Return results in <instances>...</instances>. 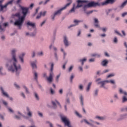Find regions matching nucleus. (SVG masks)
Wrapping results in <instances>:
<instances>
[{
	"label": "nucleus",
	"instance_id": "f257e3e1",
	"mask_svg": "<svg viewBox=\"0 0 127 127\" xmlns=\"http://www.w3.org/2000/svg\"><path fill=\"white\" fill-rule=\"evenodd\" d=\"M16 52H17L16 49H13L11 51L12 59L8 61L6 64V66L7 67L8 71H10L12 73L15 72L16 76H19V74H20L22 68H21V65L18 64L16 59V54H15Z\"/></svg>",
	"mask_w": 127,
	"mask_h": 127
},
{
	"label": "nucleus",
	"instance_id": "f03ea898",
	"mask_svg": "<svg viewBox=\"0 0 127 127\" xmlns=\"http://www.w3.org/2000/svg\"><path fill=\"white\" fill-rule=\"evenodd\" d=\"M54 67V64L52 63L51 65V72H50L49 76H47V73L45 72L43 73V77L46 78L48 83L51 84L53 81V77H54V73H53V68Z\"/></svg>",
	"mask_w": 127,
	"mask_h": 127
},
{
	"label": "nucleus",
	"instance_id": "7ed1b4c3",
	"mask_svg": "<svg viewBox=\"0 0 127 127\" xmlns=\"http://www.w3.org/2000/svg\"><path fill=\"white\" fill-rule=\"evenodd\" d=\"M71 3H72V0H70V2L67 3L66 5H65L64 6L60 9L55 12L54 14L51 16L52 20H54V19H55V16H56V15L58 14H60L62 10H64V9H66V8H67V7H68V6H69V5L71 4Z\"/></svg>",
	"mask_w": 127,
	"mask_h": 127
},
{
	"label": "nucleus",
	"instance_id": "20e7f679",
	"mask_svg": "<svg viewBox=\"0 0 127 127\" xmlns=\"http://www.w3.org/2000/svg\"><path fill=\"white\" fill-rule=\"evenodd\" d=\"M14 0H11L7 2L4 5H2V4H0V12L1 11L2 12H5L7 11V6L9 5L12 4Z\"/></svg>",
	"mask_w": 127,
	"mask_h": 127
},
{
	"label": "nucleus",
	"instance_id": "39448f33",
	"mask_svg": "<svg viewBox=\"0 0 127 127\" xmlns=\"http://www.w3.org/2000/svg\"><path fill=\"white\" fill-rule=\"evenodd\" d=\"M106 83H111V84H115V80H104L101 81L100 82H98V84H100V88H103V89H105V90H108V87L105 86L106 85Z\"/></svg>",
	"mask_w": 127,
	"mask_h": 127
},
{
	"label": "nucleus",
	"instance_id": "423d86ee",
	"mask_svg": "<svg viewBox=\"0 0 127 127\" xmlns=\"http://www.w3.org/2000/svg\"><path fill=\"white\" fill-rule=\"evenodd\" d=\"M101 3L99 2H95L94 1H91L89 2L87 4L84 5L83 7V9H86L87 7H95V6H100Z\"/></svg>",
	"mask_w": 127,
	"mask_h": 127
},
{
	"label": "nucleus",
	"instance_id": "0eeeda50",
	"mask_svg": "<svg viewBox=\"0 0 127 127\" xmlns=\"http://www.w3.org/2000/svg\"><path fill=\"white\" fill-rule=\"evenodd\" d=\"M61 120L64 124V126L67 127H72V126L70 124V121H69V119H67L66 117H61Z\"/></svg>",
	"mask_w": 127,
	"mask_h": 127
},
{
	"label": "nucleus",
	"instance_id": "6e6552de",
	"mask_svg": "<svg viewBox=\"0 0 127 127\" xmlns=\"http://www.w3.org/2000/svg\"><path fill=\"white\" fill-rule=\"evenodd\" d=\"M127 4V0L124 1L123 3L121 4V5H119L118 7L114 8V10L118 11L119 12V11H121L123 8L126 6Z\"/></svg>",
	"mask_w": 127,
	"mask_h": 127
},
{
	"label": "nucleus",
	"instance_id": "1a4fd4ad",
	"mask_svg": "<svg viewBox=\"0 0 127 127\" xmlns=\"http://www.w3.org/2000/svg\"><path fill=\"white\" fill-rule=\"evenodd\" d=\"M20 8L22 10V13L23 14L22 16L21 17L25 18V17L26 16V14H27V13L28 12L29 9H28L27 7H23L20 6Z\"/></svg>",
	"mask_w": 127,
	"mask_h": 127
},
{
	"label": "nucleus",
	"instance_id": "9d476101",
	"mask_svg": "<svg viewBox=\"0 0 127 127\" xmlns=\"http://www.w3.org/2000/svg\"><path fill=\"white\" fill-rule=\"evenodd\" d=\"M76 2H77V5L75 7V8H78L79 7H82V6H83L82 3H88V2H89V0H77L76 1Z\"/></svg>",
	"mask_w": 127,
	"mask_h": 127
},
{
	"label": "nucleus",
	"instance_id": "9b49d317",
	"mask_svg": "<svg viewBox=\"0 0 127 127\" xmlns=\"http://www.w3.org/2000/svg\"><path fill=\"white\" fill-rule=\"evenodd\" d=\"M25 18L23 17H19L18 19H17L15 20L14 24V25H22V23H23V22L24 21Z\"/></svg>",
	"mask_w": 127,
	"mask_h": 127
},
{
	"label": "nucleus",
	"instance_id": "f8f14e48",
	"mask_svg": "<svg viewBox=\"0 0 127 127\" xmlns=\"http://www.w3.org/2000/svg\"><path fill=\"white\" fill-rule=\"evenodd\" d=\"M115 2V0H106V1L101 2L102 5H108V4H113Z\"/></svg>",
	"mask_w": 127,
	"mask_h": 127
},
{
	"label": "nucleus",
	"instance_id": "ddd939ff",
	"mask_svg": "<svg viewBox=\"0 0 127 127\" xmlns=\"http://www.w3.org/2000/svg\"><path fill=\"white\" fill-rule=\"evenodd\" d=\"M84 20H74L73 22L75 24L70 25L68 26V28H71V27H73L74 26H76V25H78L80 22H83Z\"/></svg>",
	"mask_w": 127,
	"mask_h": 127
},
{
	"label": "nucleus",
	"instance_id": "4468645a",
	"mask_svg": "<svg viewBox=\"0 0 127 127\" xmlns=\"http://www.w3.org/2000/svg\"><path fill=\"white\" fill-rule=\"evenodd\" d=\"M25 56V53H23L19 56V59L20 62L22 64H23V63H24V58Z\"/></svg>",
	"mask_w": 127,
	"mask_h": 127
},
{
	"label": "nucleus",
	"instance_id": "2eb2a0df",
	"mask_svg": "<svg viewBox=\"0 0 127 127\" xmlns=\"http://www.w3.org/2000/svg\"><path fill=\"white\" fill-rule=\"evenodd\" d=\"M0 90L1 91V93L3 97H5L6 98H9V95L6 93V92L4 91L3 88L2 87L0 88Z\"/></svg>",
	"mask_w": 127,
	"mask_h": 127
},
{
	"label": "nucleus",
	"instance_id": "dca6fc26",
	"mask_svg": "<svg viewBox=\"0 0 127 127\" xmlns=\"http://www.w3.org/2000/svg\"><path fill=\"white\" fill-rule=\"evenodd\" d=\"M56 103L58 104V105H59V106H60V108H61V105L60 104L59 102H58V101H57V100H55V101H52V104L53 106L54 109H56L57 108Z\"/></svg>",
	"mask_w": 127,
	"mask_h": 127
},
{
	"label": "nucleus",
	"instance_id": "f3484780",
	"mask_svg": "<svg viewBox=\"0 0 127 127\" xmlns=\"http://www.w3.org/2000/svg\"><path fill=\"white\" fill-rule=\"evenodd\" d=\"M64 42L66 47H68V46H69V42H68V38L66 36H64Z\"/></svg>",
	"mask_w": 127,
	"mask_h": 127
},
{
	"label": "nucleus",
	"instance_id": "a211bd4d",
	"mask_svg": "<svg viewBox=\"0 0 127 127\" xmlns=\"http://www.w3.org/2000/svg\"><path fill=\"white\" fill-rule=\"evenodd\" d=\"M80 103L82 107H84V96L81 94L79 95Z\"/></svg>",
	"mask_w": 127,
	"mask_h": 127
},
{
	"label": "nucleus",
	"instance_id": "6ab92c4d",
	"mask_svg": "<svg viewBox=\"0 0 127 127\" xmlns=\"http://www.w3.org/2000/svg\"><path fill=\"white\" fill-rule=\"evenodd\" d=\"M26 25L27 27H29V26H31V27H32V28H34L35 27V23H32L29 21L27 22Z\"/></svg>",
	"mask_w": 127,
	"mask_h": 127
},
{
	"label": "nucleus",
	"instance_id": "aec40b11",
	"mask_svg": "<svg viewBox=\"0 0 127 127\" xmlns=\"http://www.w3.org/2000/svg\"><path fill=\"white\" fill-rule=\"evenodd\" d=\"M37 63V61L36 60H35L32 62L31 65L33 69H37V65H36Z\"/></svg>",
	"mask_w": 127,
	"mask_h": 127
},
{
	"label": "nucleus",
	"instance_id": "412c9836",
	"mask_svg": "<svg viewBox=\"0 0 127 127\" xmlns=\"http://www.w3.org/2000/svg\"><path fill=\"white\" fill-rule=\"evenodd\" d=\"M26 111L28 112L27 116L28 117H32V113L30 111V109L28 107L26 108Z\"/></svg>",
	"mask_w": 127,
	"mask_h": 127
},
{
	"label": "nucleus",
	"instance_id": "4be33fe9",
	"mask_svg": "<svg viewBox=\"0 0 127 127\" xmlns=\"http://www.w3.org/2000/svg\"><path fill=\"white\" fill-rule=\"evenodd\" d=\"M94 22L95 24L94 26L95 27H98V28H100V25H99V20L97 18H94Z\"/></svg>",
	"mask_w": 127,
	"mask_h": 127
},
{
	"label": "nucleus",
	"instance_id": "5701e85b",
	"mask_svg": "<svg viewBox=\"0 0 127 127\" xmlns=\"http://www.w3.org/2000/svg\"><path fill=\"white\" fill-rule=\"evenodd\" d=\"M95 119H96V120H98V121H105L106 118L104 117L96 116L95 117Z\"/></svg>",
	"mask_w": 127,
	"mask_h": 127
},
{
	"label": "nucleus",
	"instance_id": "b1692460",
	"mask_svg": "<svg viewBox=\"0 0 127 127\" xmlns=\"http://www.w3.org/2000/svg\"><path fill=\"white\" fill-rule=\"evenodd\" d=\"M46 1L44 2L43 1H41L39 3V5H41V4H43V5H46V4H47V3L49 2V1H50V0H45Z\"/></svg>",
	"mask_w": 127,
	"mask_h": 127
},
{
	"label": "nucleus",
	"instance_id": "393cba45",
	"mask_svg": "<svg viewBox=\"0 0 127 127\" xmlns=\"http://www.w3.org/2000/svg\"><path fill=\"white\" fill-rule=\"evenodd\" d=\"M119 93L120 94H123V95H125V96H127V92L124 91L122 88L119 89Z\"/></svg>",
	"mask_w": 127,
	"mask_h": 127
},
{
	"label": "nucleus",
	"instance_id": "a878e982",
	"mask_svg": "<svg viewBox=\"0 0 127 127\" xmlns=\"http://www.w3.org/2000/svg\"><path fill=\"white\" fill-rule=\"evenodd\" d=\"M108 63H109V61H108V60H105L102 61V62L101 63V64L102 65V66H107Z\"/></svg>",
	"mask_w": 127,
	"mask_h": 127
},
{
	"label": "nucleus",
	"instance_id": "bb28decb",
	"mask_svg": "<svg viewBox=\"0 0 127 127\" xmlns=\"http://www.w3.org/2000/svg\"><path fill=\"white\" fill-rule=\"evenodd\" d=\"M91 57H97L98 58L101 57V55L99 54L94 53L91 55Z\"/></svg>",
	"mask_w": 127,
	"mask_h": 127
},
{
	"label": "nucleus",
	"instance_id": "cd10ccee",
	"mask_svg": "<svg viewBox=\"0 0 127 127\" xmlns=\"http://www.w3.org/2000/svg\"><path fill=\"white\" fill-rule=\"evenodd\" d=\"M34 80H35V81H36V82H37L38 80V74H37V72H35L34 73Z\"/></svg>",
	"mask_w": 127,
	"mask_h": 127
},
{
	"label": "nucleus",
	"instance_id": "c85d7f7f",
	"mask_svg": "<svg viewBox=\"0 0 127 127\" xmlns=\"http://www.w3.org/2000/svg\"><path fill=\"white\" fill-rule=\"evenodd\" d=\"M109 72V69H106L105 70H104L102 73H100V71H98L97 72V75H102L103 74H105V73H108Z\"/></svg>",
	"mask_w": 127,
	"mask_h": 127
},
{
	"label": "nucleus",
	"instance_id": "c756f323",
	"mask_svg": "<svg viewBox=\"0 0 127 127\" xmlns=\"http://www.w3.org/2000/svg\"><path fill=\"white\" fill-rule=\"evenodd\" d=\"M61 50L63 54V59H65L66 58V56H67V54L66 52H65V51H64L63 48H62Z\"/></svg>",
	"mask_w": 127,
	"mask_h": 127
},
{
	"label": "nucleus",
	"instance_id": "7c9ffc66",
	"mask_svg": "<svg viewBox=\"0 0 127 127\" xmlns=\"http://www.w3.org/2000/svg\"><path fill=\"white\" fill-rule=\"evenodd\" d=\"M84 123L85 124H87V125H88V126H90V127H94V124L88 122L86 119H84Z\"/></svg>",
	"mask_w": 127,
	"mask_h": 127
},
{
	"label": "nucleus",
	"instance_id": "2f4dec72",
	"mask_svg": "<svg viewBox=\"0 0 127 127\" xmlns=\"http://www.w3.org/2000/svg\"><path fill=\"white\" fill-rule=\"evenodd\" d=\"M66 105H64V109L65 111H67V104H70V100L69 99H67L66 100V102H65Z\"/></svg>",
	"mask_w": 127,
	"mask_h": 127
},
{
	"label": "nucleus",
	"instance_id": "473e14b6",
	"mask_svg": "<svg viewBox=\"0 0 127 127\" xmlns=\"http://www.w3.org/2000/svg\"><path fill=\"white\" fill-rule=\"evenodd\" d=\"M18 115H20V116L15 115V118L17 120H20V118H21V116H22V115H21V113H20V112H19V111L18 112Z\"/></svg>",
	"mask_w": 127,
	"mask_h": 127
},
{
	"label": "nucleus",
	"instance_id": "72a5a7b5",
	"mask_svg": "<svg viewBox=\"0 0 127 127\" xmlns=\"http://www.w3.org/2000/svg\"><path fill=\"white\" fill-rule=\"evenodd\" d=\"M92 85V82H89L87 85L86 88V91L89 92L90 91V89L91 88V85Z\"/></svg>",
	"mask_w": 127,
	"mask_h": 127
},
{
	"label": "nucleus",
	"instance_id": "f704fd0d",
	"mask_svg": "<svg viewBox=\"0 0 127 127\" xmlns=\"http://www.w3.org/2000/svg\"><path fill=\"white\" fill-rule=\"evenodd\" d=\"M23 89H25L26 94H29V91L28 90V88L25 86V85H23Z\"/></svg>",
	"mask_w": 127,
	"mask_h": 127
},
{
	"label": "nucleus",
	"instance_id": "c9c22d12",
	"mask_svg": "<svg viewBox=\"0 0 127 127\" xmlns=\"http://www.w3.org/2000/svg\"><path fill=\"white\" fill-rule=\"evenodd\" d=\"M80 62H81V64L83 66L84 65V62H86L87 61V59H83L79 60Z\"/></svg>",
	"mask_w": 127,
	"mask_h": 127
},
{
	"label": "nucleus",
	"instance_id": "e433bc0d",
	"mask_svg": "<svg viewBox=\"0 0 127 127\" xmlns=\"http://www.w3.org/2000/svg\"><path fill=\"white\" fill-rule=\"evenodd\" d=\"M75 12V4L73 5L72 8L69 11V13Z\"/></svg>",
	"mask_w": 127,
	"mask_h": 127
},
{
	"label": "nucleus",
	"instance_id": "4c0bfd02",
	"mask_svg": "<svg viewBox=\"0 0 127 127\" xmlns=\"http://www.w3.org/2000/svg\"><path fill=\"white\" fill-rule=\"evenodd\" d=\"M127 102V98L126 96H124L122 98V103H126Z\"/></svg>",
	"mask_w": 127,
	"mask_h": 127
},
{
	"label": "nucleus",
	"instance_id": "58836bf2",
	"mask_svg": "<svg viewBox=\"0 0 127 127\" xmlns=\"http://www.w3.org/2000/svg\"><path fill=\"white\" fill-rule=\"evenodd\" d=\"M126 116L127 114H123L120 115V119L119 120V121H121V120H123V119H125V118H126Z\"/></svg>",
	"mask_w": 127,
	"mask_h": 127
},
{
	"label": "nucleus",
	"instance_id": "ea45409f",
	"mask_svg": "<svg viewBox=\"0 0 127 127\" xmlns=\"http://www.w3.org/2000/svg\"><path fill=\"white\" fill-rule=\"evenodd\" d=\"M1 71H2V67L0 66V74L2 75H6V73H5V72L2 73V72H1Z\"/></svg>",
	"mask_w": 127,
	"mask_h": 127
},
{
	"label": "nucleus",
	"instance_id": "a19ab883",
	"mask_svg": "<svg viewBox=\"0 0 127 127\" xmlns=\"http://www.w3.org/2000/svg\"><path fill=\"white\" fill-rule=\"evenodd\" d=\"M98 93H99V89H96L94 91V96H95V97H97V96H98Z\"/></svg>",
	"mask_w": 127,
	"mask_h": 127
},
{
	"label": "nucleus",
	"instance_id": "79ce46f5",
	"mask_svg": "<svg viewBox=\"0 0 127 127\" xmlns=\"http://www.w3.org/2000/svg\"><path fill=\"white\" fill-rule=\"evenodd\" d=\"M78 89L80 91H83V90H84V87L83 86V85H82V84L79 85L78 86Z\"/></svg>",
	"mask_w": 127,
	"mask_h": 127
},
{
	"label": "nucleus",
	"instance_id": "37998d69",
	"mask_svg": "<svg viewBox=\"0 0 127 127\" xmlns=\"http://www.w3.org/2000/svg\"><path fill=\"white\" fill-rule=\"evenodd\" d=\"M118 38L117 37H115L113 39V42L116 44H117V43H118Z\"/></svg>",
	"mask_w": 127,
	"mask_h": 127
},
{
	"label": "nucleus",
	"instance_id": "c03bdc74",
	"mask_svg": "<svg viewBox=\"0 0 127 127\" xmlns=\"http://www.w3.org/2000/svg\"><path fill=\"white\" fill-rule=\"evenodd\" d=\"M114 98L115 99V101H116V100H119V96L118 95V94H115L114 95Z\"/></svg>",
	"mask_w": 127,
	"mask_h": 127
},
{
	"label": "nucleus",
	"instance_id": "a18cd8bd",
	"mask_svg": "<svg viewBox=\"0 0 127 127\" xmlns=\"http://www.w3.org/2000/svg\"><path fill=\"white\" fill-rule=\"evenodd\" d=\"M33 6H34V4L31 3L30 6L27 8H28V9H32V8H33Z\"/></svg>",
	"mask_w": 127,
	"mask_h": 127
},
{
	"label": "nucleus",
	"instance_id": "49530a36",
	"mask_svg": "<svg viewBox=\"0 0 127 127\" xmlns=\"http://www.w3.org/2000/svg\"><path fill=\"white\" fill-rule=\"evenodd\" d=\"M114 31L115 33H116V34H118V35H119V36H123L122 34H121V33H120V32H119L118 30H115Z\"/></svg>",
	"mask_w": 127,
	"mask_h": 127
},
{
	"label": "nucleus",
	"instance_id": "de8ad7c7",
	"mask_svg": "<svg viewBox=\"0 0 127 127\" xmlns=\"http://www.w3.org/2000/svg\"><path fill=\"white\" fill-rule=\"evenodd\" d=\"M34 96L35 98L36 99V100H39V96H38V94H37V93H36V92H34Z\"/></svg>",
	"mask_w": 127,
	"mask_h": 127
},
{
	"label": "nucleus",
	"instance_id": "09e8293b",
	"mask_svg": "<svg viewBox=\"0 0 127 127\" xmlns=\"http://www.w3.org/2000/svg\"><path fill=\"white\" fill-rule=\"evenodd\" d=\"M101 80H102L101 78H98L95 80V82L97 83L98 85H100V84H98V83H100V82H101L100 81H101Z\"/></svg>",
	"mask_w": 127,
	"mask_h": 127
},
{
	"label": "nucleus",
	"instance_id": "8fccbe9b",
	"mask_svg": "<svg viewBox=\"0 0 127 127\" xmlns=\"http://www.w3.org/2000/svg\"><path fill=\"white\" fill-rule=\"evenodd\" d=\"M61 76V74L60 73L59 74H58L57 76H56V81L57 82H59V78H60V76Z\"/></svg>",
	"mask_w": 127,
	"mask_h": 127
},
{
	"label": "nucleus",
	"instance_id": "3c124183",
	"mask_svg": "<svg viewBox=\"0 0 127 127\" xmlns=\"http://www.w3.org/2000/svg\"><path fill=\"white\" fill-rule=\"evenodd\" d=\"M30 35V36H35L36 35V31H35L32 33H31Z\"/></svg>",
	"mask_w": 127,
	"mask_h": 127
},
{
	"label": "nucleus",
	"instance_id": "603ef678",
	"mask_svg": "<svg viewBox=\"0 0 127 127\" xmlns=\"http://www.w3.org/2000/svg\"><path fill=\"white\" fill-rule=\"evenodd\" d=\"M3 104L6 107V108H8V106H7V102L6 101H5L4 100H2Z\"/></svg>",
	"mask_w": 127,
	"mask_h": 127
},
{
	"label": "nucleus",
	"instance_id": "864d4df0",
	"mask_svg": "<svg viewBox=\"0 0 127 127\" xmlns=\"http://www.w3.org/2000/svg\"><path fill=\"white\" fill-rule=\"evenodd\" d=\"M7 108L8 111H9L10 113H13V110H12V109H11V108L10 107H7Z\"/></svg>",
	"mask_w": 127,
	"mask_h": 127
},
{
	"label": "nucleus",
	"instance_id": "5fc2aeb1",
	"mask_svg": "<svg viewBox=\"0 0 127 127\" xmlns=\"http://www.w3.org/2000/svg\"><path fill=\"white\" fill-rule=\"evenodd\" d=\"M14 16H16L18 18V19L19 18V17H21V16H20V14H19V13H17L15 14L14 15Z\"/></svg>",
	"mask_w": 127,
	"mask_h": 127
},
{
	"label": "nucleus",
	"instance_id": "6e6d98bb",
	"mask_svg": "<svg viewBox=\"0 0 127 127\" xmlns=\"http://www.w3.org/2000/svg\"><path fill=\"white\" fill-rule=\"evenodd\" d=\"M75 115H76V116H77V117H79V118H82V116H81V115H80V114H79L78 112L75 111Z\"/></svg>",
	"mask_w": 127,
	"mask_h": 127
},
{
	"label": "nucleus",
	"instance_id": "4d7b16f0",
	"mask_svg": "<svg viewBox=\"0 0 127 127\" xmlns=\"http://www.w3.org/2000/svg\"><path fill=\"white\" fill-rule=\"evenodd\" d=\"M99 29H102L103 32H106V31H107V28H100V27Z\"/></svg>",
	"mask_w": 127,
	"mask_h": 127
},
{
	"label": "nucleus",
	"instance_id": "13d9d810",
	"mask_svg": "<svg viewBox=\"0 0 127 127\" xmlns=\"http://www.w3.org/2000/svg\"><path fill=\"white\" fill-rule=\"evenodd\" d=\"M114 76H115V74L112 73V74H109L107 76V78H111V77H114Z\"/></svg>",
	"mask_w": 127,
	"mask_h": 127
},
{
	"label": "nucleus",
	"instance_id": "bf43d9fd",
	"mask_svg": "<svg viewBox=\"0 0 127 127\" xmlns=\"http://www.w3.org/2000/svg\"><path fill=\"white\" fill-rule=\"evenodd\" d=\"M20 96H21V97H22V98H23V99H25V98H26L25 95L24 94V93L23 92L21 93Z\"/></svg>",
	"mask_w": 127,
	"mask_h": 127
},
{
	"label": "nucleus",
	"instance_id": "052dcab7",
	"mask_svg": "<svg viewBox=\"0 0 127 127\" xmlns=\"http://www.w3.org/2000/svg\"><path fill=\"white\" fill-rule=\"evenodd\" d=\"M41 15H42L43 16H45V15L46 14V11H44L43 12H40Z\"/></svg>",
	"mask_w": 127,
	"mask_h": 127
},
{
	"label": "nucleus",
	"instance_id": "680f3d73",
	"mask_svg": "<svg viewBox=\"0 0 127 127\" xmlns=\"http://www.w3.org/2000/svg\"><path fill=\"white\" fill-rule=\"evenodd\" d=\"M73 68H74V66L73 65H71L69 68H68V71L69 72H71V71H72V70H73Z\"/></svg>",
	"mask_w": 127,
	"mask_h": 127
},
{
	"label": "nucleus",
	"instance_id": "e2e57ef3",
	"mask_svg": "<svg viewBox=\"0 0 127 127\" xmlns=\"http://www.w3.org/2000/svg\"><path fill=\"white\" fill-rule=\"evenodd\" d=\"M74 75L73 74H71V76H70V82H72V81H73V79H74Z\"/></svg>",
	"mask_w": 127,
	"mask_h": 127
},
{
	"label": "nucleus",
	"instance_id": "0e129e2a",
	"mask_svg": "<svg viewBox=\"0 0 127 127\" xmlns=\"http://www.w3.org/2000/svg\"><path fill=\"white\" fill-rule=\"evenodd\" d=\"M55 57L56 58V60L58 61V56H57V53H55Z\"/></svg>",
	"mask_w": 127,
	"mask_h": 127
},
{
	"label": "nucleus",
	"instance_id": "69168bd1",
	"mask_svg": "<svg viewBox=\"0 0 127 127\" xmlns=\"http://www.w3.org/2000/svg\"><path fill=\"white\" fill-rule=\"evenodd\" d=\"M38 55H39V56H43V52H41L38 53Z\"/></svg>",
	"mask_w": 127,
	"mask_h": 127
},
{
	"label": "nucleus",
	"instance_id": "338daca9",
	"mask_svg": "<svg viewBox=\"0 0 127 127\" xmlns=\"http://www.w3.org/2000/svg\"><path fill=\"white\" fill-rule=\"evenodd\" d=\"M14 85L17 89H19L20 88V87H19V85H17L16 83H14Z\"/></svg>",
	"mask_w": 127,
	"mask_h": 127
},
{
	"label": "nucleus",
	"instance_id": "774afa93",
	"mask_svg": "<svg viewBox=\"0 0 127 127\" xmlns=\"http://www.w3.org/2000/svg\"><path fill=\"white\" fill-rule=\"evenodd\" d=\"M46 123L47 124H49L50 127H53V125L52 123H50L49 121H47Z\"/></svg>",
	"mask_w": 127,
	"mask_h": 127
}]
</instances>
